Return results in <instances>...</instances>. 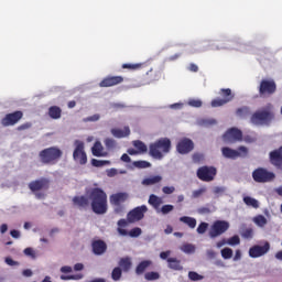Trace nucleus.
Wrapping results in <instances>:
<instances>
[{
  "mask_svg": "<svg viewBox=\"0 0 282 282\" xmlns=\"http://www.w3.org/2000/svg\"><path fill=\"white\" fill-rule=\"evenodd\" d=\"M89 200L93 213L95 215H105L108 210L107 205V193L100 187H94L87 196H75L73 197L74 206H77L79 210H87L89 208Z\"/></svg>",
  "mask_w": 282,
  "mask_h": 282,
  "instance_id": "obj_1",
  "label": "nucleus"
},
{
  "mask_svg": "<svg viewBox=\"0 0 282 282\" xmlns=\"http://www.w3.org/2000/svg\"><path fill=\"white\" fill-rule=\"evenodd\" d=\"M274 106L267 104L251 115L250 122L254 127H270L272 120H274Z\"/></svg>",
  "mask_w": 282,
  "mask_h": 282,
  "instance_id": "obj_2",
  "label": "nucleus"
},
{
  "mask_svg": "<svg viewBox=\"0 0 282 282\" xmlns=\"http://www.w3.org/2000/svg\"><path fill=\"white\" fill-rule=\"evenodd\" d=\"M171 153V139L161 138L149 145V155L154 160H163L164 155Z\"/></svg>",
  "mask_w": 282,
  "mask_h": 282,
  "instance_id": "obj_3",
  "label": "nucleus"
},
{
  "mask_svg": "<svg viewBox=\"0 0 282 282\" xmlns=\"http://www.w3.org/2000/svg\"><path fill=\"white\" fill-rule=\"evenodd\" d=\"M40 161L43 164H57L58 160L63 158V151L57 147L46 148L39 153Z\"/></svg>",
  "mask_w": 282,
  "mask_h": 282,
  "instance_id": "obj_4",
  "label": "nucleus"
},
{
  "mask_svg": "<svg viewBox=\"0 0 282 282\" xmlns=\"http://www.w3.org/2000/svg\"><path fill=\"white\" fill-rule=\"evenodd\" d=\"M51 181L47 177H41L29 183V189L34 193L36 199H45V193L40 191H50Z\"/></svg>",
  "mask_w": 282,
  "mask_h": 282,
  "instance_id": "obj_5",
  "label": "nucleus"
},
{
  "mask_svg": "<svg viewBox=\"0 0 282 282\" xmlns=\"http://www.w3.org/2000/svg\"><path fill=\"white\" fill-rule=\"evenodd\" d=\"M218 94L221 98H216L210 102L214 108L224 107V105H228V102L235 100V94L230 88H221Z\"/></svg>",
  "mask_w": 282,
  "mask_h": 282,
  "instance_id": "obj_6",
  "label": "nucleus"
},
{
  "mask_svg": "<svg viewBox=\"0 0 282 282\" xmlns=\"http://www.w3.org/2000/svg\"><path fill=\"white\" fill-rule=\"evenodd\" d=\"M258 91L260 98H270V96L276 94V83L273 79H262Z\"/></svg>",
  "mask_w": 282,
  "mask_h": 282,
  "instance_id": "obj_7",
  "label": "nucleus"
},
{
  "mask_svg": "<svg viewBox=\"0 0 282 282\" xmlns=\"http://www.w3.org/2000/svg\"><path fill=\"white\" fill-rule=\"evenodd\" d=\"M276 177L273 172L268 171L263 167H258L252 172V178L258 184H265L272 182Z\"/></svg>",
  "mask_w": 282,
  "mask_h": 282,
  "instance_id": "obj_8",
  "label": "nucleus"
},
{
  "mask_svg": "<svg viewBox=\"0 0 282 282\" xmlns=\"http://www.w3.org/2000/svg\"><path fill=\"white\" fill-rule=\"evenodd\" d=\"M230 228V223L226 220H216L212 225L209 229L210 239H217V237H221L228 229Z\"/></svg>",
  "mask_w": 282,
  "mask_h": 282,
  "instance_id": "obj_9",
  "label": "nucleus"
},
{
  "mask_svg": "<svg viewBox=\"0 0 282 282\" xmlns=\"http://www.w3.org/2000/svg\"><path fill=\"white\" fill-rule=\"evenodd\" d=\"M196 175L200 182H213L217 175V169L215 166L204 165L197 170Z\"/></svg>",
  "mask_w": 282,
  "mask_h": 282,
  "instance_id": "obj_10",
  "label": "nucleus"
},
{
  "mask_svg": "<svg viewBox=\"0 0 282 282\" xmlns=\"http://www.w3.org/2000/svg\"><path fill=\"white\" fill-rule=\"evenodd\" d=\"M221 153L227 160H237V158H246V155H248V148L241 145L238 150H234L228 147H224L221 149Z\"/></svg>",
  "mask_w": 282,
  "mask_h": 282,
  "instance_id": "obj_11",
  "label": "nucleus"
},
{
  "mask_svg": "<svg viewBox=\"0 0 282 282\" xmlns=\"http://www.w3.org/2000/svg\"><path fill=\"white\" fill-rule=\"evenodd\" d=\"M149 210L147 205H142L133 208L127 215L129 224H135V221H142L144 219V214Z\"/></svg>",
  "mask_w": 282,
  "mask_h": 282,
  "instance_id": "obj_12",
  "label": "nucleus"
},
{
  "mask_svg": "<svg viewBox=\"0 0 282 282\" xmlns=\"http://www.w3.org/2000/svg\"><path fill=\"white\" fill-rule=\"evenodd\" d=\"M73 158L78 164H87V153H85V143L83 141H75Z\"/></svg>",
  "mask_w": 282,
  "mask_h": 282,
  "instance_id": "obj_13",
  "label": "nucleus"
},
{
  "mask_svg": "<svg viewBox=\"0 0 282 282\" xmlns=\"http://www.w3.org/2000/svg\"><path fill=\"white\" fill-rule=\"evenodd\" d=\"M23 119V111L18 110L11 113H7L4 118L1 119L2 127H14L20 120Z\"/></svg>",
  "mask_w": 282,
  "mask_h": 282,
  "instance_id": "obj_14",
  "label": "nucleus"
},
{
  "mask_svg": "<svg viewBox=\"0 0 282 282\" xmlns=\"http://www.w3.org/2000/svg\"><path fill=\"white\" fill-rule=\"evenodd\" d=\"M224 142L234 143L243 140V132L237 128H231L223 135Z\"/></svg>",
  "mask_w": 282,
  "mask_h": 282,
  "instance_id": "obj_15",
  "label": "nucleus"
},
{
  "mask_svg": "<svg viewBox=\"0 0 282 282\" xmlns=\"http://www.w3.org/2000/svg\"><path fill=\"white\" fill-rule=\"evenodd\" d=\"M193 149H195V143L193 142V140H191L188 138L181 139L178 141V143L176 144V151L181 155H186V154L191 153V151H193Z\"/></svg>",
  "mask_w": 282,
  "mask_h": 282,
  "instance_id": "obj_16",
  "label": "nucleus"
},
{
  "mask_svg": "<svg viewBox=\"0 0 282 282\" xmlns=\"http://www.w3.org/2000/svg\"><path fill=\"white\" fill-rule=\"evenodd\" d=\"M268 252H270V242H264L263 246L254 245L249 249V257L259 259V257H263Z\"/></svg>",
  "mask_w": 282,
  "mask_h": 282,
  "instance_id": "obj_17",
  "label": "nucleus"
},
{
  "mask_svg": "<svg viewBox=\"0 0 282 282\" xmlns=\"http://www.w3.org/2000/svg\"><path fill=\"white\" fill-rule=\"evenodd\" d=\"M122 83H124V77L122 76H107L99 83V87H116V85Z\"/></svg>",
  "mask_w": 282,
  "mask_h": 282,
  "instance_id": "obj_18",
  "label": "nucleus"
},
{
  "mask_svg": "<svg viewBox=\"0 0 282 282\" xmlns=\"http://www.w3.org/2000/svg\"><path fill=\"white\" fill-rule=\"evenodd\" d=\"M270 163L273 166H276V169H281L282 166V147H280L278 150H273L269 154Z\"/></svg>",
  "mask_w": 282,
  "mask_h": 282,
  "instance_id": "obj_19",
  "label": "nucleus"
},
{
  "mask_svg": "<svg viewBox=\"0 0 282 282\" xmlns=\"http://www.w3.org/2000/svg\"><path fill=\"white\" fill-rule=\"evenodd\" d=\"M91 249L97 257H100L107 252V242L105 240H95L91 242Z\"/></svg>",
  "mask_w": 282,
  "mask_h": 282,
  "instance_id": "obj_20",
  "label": "nucleus"
},
{
  "mask_svg": "<svg viewBox=\"0 0 282 282\" xmlns=\"http://www.w3.org/2000/svg\"><path fill=\"white\" fill-rule=\"evenodd\" d=\"M129 199V194L127 193H116L110 195V204L111 206H121V204H124Z\"/></svg>",
  "mask_w": 282,
  "mask_h": 282,
  "instance_id": "obj_21",
  "label": "nucleus"
},
{
  "mask_svg": "<svg viewBox=\"0 0 282 282\" xmlns=\"http://www.w3.org/2000/svg\"><path fill=\"white\" fill-rule=\"evenodd\" d=\"M151 265H153V261L151 260L141 261L135 268V274L138 276H141V274H144V272H147V270H149Z\"/></svg>",
  "mask_w": 282,
  "mask_h": 282,
  "instance_id": "obj_22",
  "label": "nucleus"
},
{
  "mask_svg": "<svg viewBox=\"0 0 282 282\" xmlns=\"http://www.w3.org/2000/svg\"><path fill=\"white\" fill-rule=\"evenodd\" d=\"M148 204L150 206H152V208H154V210H160V206H162V204H164V202L162 200V197H160L155 194H151L149 196Z\"/></svg>",
  "mask_w": 282,
  "mask_h": 282,
  "instance_id": "obj_23",
  "label": "nucleus"
},
{
  "mask_svg": "<svg viewBox=\"0 0 282 282\" xmlns=\"http://www.w3.org/2000/svg\"><path fill=\"white\" fill-rule=\"evenodd\" d=\"M105 148H102V143L96 141L91 148V153L95 158H106L107 152H104Z\"/></svg>",
  "mask_w": 282,
  "mask_h": 282,
  "instance_id": "obj_24",
  "label": "nucleus"
},
{
  "mask_svg": "<svg viewBox=\"0 0 282 282\" xmlns=\"http://www.w3.org/2000/svg\"><path fill=\"white\" fill-rule=\"evenodd\" d=\"M111 133L115 138H127L131 135V130L129 129V127H124L123 130L113 128L111 129Z\"/></svg>",
  "mask_w": 282,
  "mask_h": 282,
  "instance_id": "obj_25",
  "label": "nucleus"
},
{
  "mask_svg": "<svg viewBox=\"0 0 282 282\" xmlns=\"http://www.w3.org/2000/svg\"><path fill=\"white\" fill-rule=\"evenodd\" d=\"M167 268H170V270H175V271L184 270V267H182V261L177 260V258H169Z\"/></svg>",
  "mask_w": 282,
  "mask_h": 282,
  "instance_id": "obj_26",
  "label": "nucleus"
},
{
  "mask_svg": "<svg viewBox=\"0 0 282 282\" xmlns=\"http://www.w3.org/2000/svg\"><path fill=\"white\" fill-rule=\"evenodd\" d=\"M48 116L52 120H58L63 116V109L58 106H51L48 108Z\"/></svg>",
  "mask_w": 282,
  "mask_h": 282,
  "instance_id": "obj_27",
  "label": "nucleus"
},
{
  "mask_svg": "<svg viewBox=\"0 0 282 282\" xmlns=\"http://www.w3.org/2000/svg\"><path fill=\"white\" fill-rule=\"evenodd\" d=\"M119 268H121V270L123 272H129V270H131V265H133V263L131 262V258L126 257V258H121L118 262Z\"/></svg>",
  "mask_w": 282,
  "mask_h": 282,
  "instance_id": "obj_28",
  "label": "nucleus"
},
{
  "mask_svg": "<svg viewBox=\"0 0 282 282\" xmlns=\"http://www.w3.org/2000/svg\"><path fill=\"white\" fill-rule=\"evenodd\" d=\"M162 182V176L155 175L144 178L141 184L142 186H153L154 184H160Z\"/></svg>",
  "mask_w": 282,
  "mask_h": 282,
  "instance_id": "obj_29",
  "label": "nucleus"
},
{
  "mask_svg": "<svg viewBox=\"0 0 282 282\" xmlns=\"http://www.w3.org/2000/svg\"><path fill=\"white\" fill-rule=\"evenodd\" d=\"M180 221H182V224H186V226H188V228H192V229L197 226V219L189 216H182L180 218Z\"/></svg>",
  "mask_w": 282,
  "mask_h": 282,
  "instance_id": "obj_30",
  "label": "nucleus"
},
{
  "mask_svg": "<svg viewBox=\"0 0 282 282\" xmlns=\"http://www.w3.org/2000/svg\"><path fill=\"white\" fill-rule=\"evenodd\" d=\"M253 224H256V226H259V228H264L265 226H268V218H265V216L263 215H257L256 217H253Z\"/></svg>",
  "mask_w": 282,
  "mask_h": 282,
  "instance_id": "obj_31",
  "label": "nucleus"
},
{
  "mask_svg": "<svg viewBox=\"0 0 282 282\" xmlns=\"http://www.w3.org/2000/svg\"><path fill=\"white\" fill-rule=\"evenodd\" d=\"M242 200L246 204V206H249L250 208H259V200H257L253 197L245 196Z\"/></svg>",
  "mask_w": 282,
  "mask_h": 282,
  "instance_id": "obj_32",
  "label": "nucleus"
},
{
  "mask_svg": "<svg viewBox=\"0 0 282 282\" xmlns=\"http://www.w3.org/2000/svg\"><path fill=\"white\" fill-rule=\"evenodd\" d=\"M132 144L139 153H147L149 151V148H147V144H144V142L140 140L133 141Z\"/></svg>",
  "mask_w": 282,
  "mask_h": 282,
  "instance_id": "obj_33",
  "label": "nucleus"
},
{
  "mask_svg": "<svg viewBox=\"0 0 282 282\" xmlns=\"http://www.w3.org/2000/svg\"><path fill=\"white\" fill-rule=\"evenodd\" d=\"M91 164H93L96 169H100V167H102V166H107V165L111 164V161L91 159Z\"/></svg>",
  "mask_w": 282,
  "mask_h": 282,
  "instance_id": "obj_34",
  "label": "nucleus"
},
{
  "mask_svg": "<svg viewBox=\"0 0 282 282\" xmlns=\"http://www.w3.org/2000/svg\"><path fill=\"white\" fill-rule=\"evenodd\" d=\"M112 281H120L122 279V269L120 267H116L111 272Z\"/></svg>",
  "mask_w": 282,
  "mask_h": 282,
  "instance_id": "obj_35",
  "label": "nucleus"
},
{
  "mask_svg": "<svg viewBox=\"0 0 282 282\" xmlns=\"http://www.w3.org/2000/svg\"><path fill=\"white\" fill-rule=\"evenodd\" d=\"M144 279L145 281H158V279H160V273L155 271L147 272Z\"/></svg>",
  "mask_w": 282,
  "mask_h": 282,
  "instance_id": "obj_36",
  "label": "nucleus"
},
{
  "mask_svg": "<svg viewBox=\"0 0 282 282\" xmlns=\"http://www.w3.org/2000/svg\"><path fill=\"white\" fill-rule=\"evenodd\" d=\"M132 164L135 169H151V163L148 161H134Z\"/></svg>",
  "mask_w": 282,
  "mask_h": 282,
  "instance_id": "obj_37",
  "label": "nucleus"
},
{
  "mask_svg": "<svg viewBox=\"0 0 282 282\" xmlns=\"http://www.w3.org/2000/svg\"><path fill=\"white\" fill-rule=\"evenodd\" d=\"M220 254H221L223 259L228 260V259H232L234 252H232V249L226 247L220 250Z\"/></svg>",
  "mask_w": 282,
  "mask_h": 282,
  "instance_id": "obj_38",
  "label": "nucleus"
},
{
  "mask_svg": "<svg viewBox=\"0 0 282 282\" xmlns=\"http://www.w3.org/2000/svg\"><path fill=\"white\" fill-rule=\"evenodd\" d=\"M142 67V64H122V69H129L130 72H135L137 69H140Z\"/></svg>",
  "mask_w": 282,
  "mask_h": 282,
  "instance_id": "obj_39",
  "label": "nucleus"
},
{
  "mask_svg": "<svg viewBox=\"0 0 282 282\" xmlns=\"http://www.w3.org/2000/svg\"><path fill=\"white\" fill-rule=\"evenodd\" d=\"M188 279L191 281H202L204 279V275H200L199 273H197L195 271H189Z\"/></svg>",
  "mask_w": 282,
  "mask_h": 282,
  "instance_id": "obj_40",
  "label": "nucleus"
},
{
  "mask_svg": "<svg viewBox=\"0 0 282 282\" xmlns=\"http://www.w3.org/2000/svg\"><path fill=\"white\" fill-rule=\"evenodd\" d=\"M253 235L254 230H252V228H246L241 232V237H243V239H252Z\"/></svg>",
  "mask_w": 282,
  "mask_h": 282,
  "instance_id": "obj_41",
  "label": "nucleus"
},
{
  "mask_svg": "<svg viewBox=\"0 0 282 282\" xmlns=\"http://www.w3.org/2000/svg\"><path fill=\"white\" fill-rule=\"evenodd\" d=\"M174 209L175 206L173 205H163L160 209V213H162V215H169V213H173Z\"/></svg>",
  "mask_w": 282,
  "mask_h": 282,
  "instance_id": "obj_42",
  "label": "nucleus"
},
{
  "mask_svg": "<svg viewBox=\"0 0 282 282\" xmlns=\"http://www.w3.org/2000/svg\"><path fill=\"white\" fill-rule=\"evenodd\" d=\"M227 243H228V246H239V243H241V239L239 238V236L236 235V236L229 238L227 240Z\"/></svg>",
  "mask_w": 282,
  "mask_h": 282,
  "instance_id": "obj_43",
  "label": "nucleus"
},
{
  "mask_svg": "<svg viewBox=\"0 0 282 282\" xmlns=\"http://www.w3.org/2000/svg\"><path fill=\"white\" fill-rule=\"evenodd\" d=\"M208 230V223H200L196 229L198 235H204Z\"/></svg>",
  "mask_w": 282,
  "mask_h": 282,
  "instance_id": "obj_44",
  "label": "nucleus"
},
{
  "mask_svg": "<svg viewBox=\"0 0 282 282\" xmlns=\"http://www.w3.org/2000/svg\"><path fill=\"white\" fill-rule=\"evenodd\" d=\"M183 252H186V254H193L195 252V247L192 243H186L182 247Z\"/></svg>",
  "mask_w": 282,
  "mask_h": 282,
  "instance_id": "obj_45",
  "label": "nucleus"
},
{
  "mask_svg": "<svg viewBox=\"0 0 282 282\" xmlns=\"http://www.w3.org/2000/svg\"><path fill=\"white\" fill-rule=\"evenodd\" d=\"M206 193V187H200L199 189H195L193 193H192V197L194 199H197L199 197H202V195Z\"/></svg>",
  "mask_w": 282,
  "mask_h": 282,
  "instance_id": "obj_46",
  "label": "nucleus"
},
{
  "mask_svg": "<svg viewBox=\"0 0 282 282\" xmlns=\"http://www.w3.org/2000/svg\"><path fill=\"white\" fill-rule=\"evenodd\" d=\"M187 104L189 107H195L196 109H199V107L203 105L200 99H189Z\"/></svg>",
  "mask_w": 282,
  "mask_h": 282,
  "instance_id": "obj_47",
  "label": "nucleus"
},
{
  "mask_svg": "<svg viewBox=\"0 0 282 282\" xmlns=\"http://www.w3.org/2000/svg\"><path fill=\"white\" fill-rule=\"evenodd\" d=\"M100 120V115L96 113L90 117H86L83 119V122H98Z\"/></svg>",
  "mask_w": 282,
  "mask_h": 282,
  "instance_id": "obj_48",
  "label": "nucleus"
},
{
  "mask_svg": "<svg viewBox=\"0 0 282 282\" xmlns=\"http://www.w3.org/2000/svg\"><path fill=\"white\" fill-rule=\"evenodd\" d=\"M140 235H142V229L139 228V227H135V228H132L130 231H129V236L130 237H140Z\"/></svg>",
  "mask_w": 282,
  "mask_h": 282,
  "instance_id": "obj_49",
  "label": "nucleus"
},
{
  "mask_svg": "<svg viewBox=\"0 0 282 282\" xmlns=\"http://www.w3.org/2000/svg\"><path fill=\"white\" fill-rule=\"evenodd\" d=\"M192 160L194 164H199V162H204V155L202 153H194Z\"/></svg>",
  "mask_w": 282,
  "mask_h": 282,
  "instance_id": "obj_50",
  "label": "nucleus"
},
{
  "mask_svg": "<svg viewBox=\"0 0 282 282\" xmlns=\"http://www.w3.org/2000/svg\"><path fill=\"white\" fill-rule=\"evenodd\" d=\"M162 193H164V195H173V193H175V186H164Z\"/></svg>",
  "mask_w": 282,
  "mask_h": 282,
  "instance_id": "obj_51",
  "label": "nucleus"
},
{
  "mask_svg": "<svg viewBox=\"0 0 282 282\" xmlns=\"http://www.w3.org/2000/svg\"><path fill=\"white\" fill-rule=\"evenodd\" d=\"M62 281H72L83 279V275H61Z\"/></svg>",
  "mask_w": 282,
  "mask_h": 282,
  "instance_id": "obj_52",
  "label": "nucleus"
},
{
  "mask_svg": "<svg viewBox=\"0 0 282 282\" xmlns=\"http://www.w3.org/2000/svg\"><path fill=\"white\" fill-rule=\"evenodd\" d=\"M105 144H106L107 149H115L116 140L108 138L105 140Z\"/></svg>",
  "mask_w": 282,
  "mask_h": 282,
  "instance_id": "obj_53",
  "label": "nucleus"
},
{
  "mask_svg": "<svg viewBox=\"0 0 282 282\" xmlns=\"http://www.w3.org/2000/svg\"><path fill=\"white\" fill-rule=\"evenodd\" d=\"M32 129V122H25L18 127V131H25Z\"/></svg>",
  "mask_w": 282,
  "mask_h": 282,
  "instance_id": "obj_54",
  "label": "nucleus"
},
{
  "mask_svg": "<svg viewBox=\"0 0 282 282\" xmlns=\"http://www.w3.org/2000/svg\"><path fill=\"white\" fill-rule=\"evenodd\" d=\"M24 254L26 256V257H32V259H34L35 257H36V254L34 253V249H32V248H26V249H24Z\"/></svg>",
  "mask_w": 282,
  "mask_h": 282,
  "instance_id": "obj_55",
  "label": "nucleus"
},
{
  "mask_svg": "<svg viewBox=\"0 0 282 282\" xmlns=\"http://www.w3.org/2000/svg\"><path fill=\"white\" fill-rule=\"evenodd\" d=\"M6 263L7 265H19V262L18 261H14L12 258H6Z\"/></svg>",
  "mask_w": 282,
  "mask_h": 282,
  "instance_id": "obj_56",
  "label": "nucleus"
},
{
  "mask_svg": "<svg viewBox=\"0 0 282 282\" xmlns=\"http://www.w3.org/2000/svg\"><path fill=\"white\" fill-rule=\"evenodd\" d=\"M10 235L13 237V239H19V237H21V232L17 229L11 230Z\"/></svg>",
  "mask_w": 282,
  "mask_h": 282,
  "instance_id": "obj_57",
  "label": "nucleus"
},
{
  "mask_svg": "<svg viewBox=\"0 0 282 282\" xmlns=\"http://www.w3.org/2000/svg\"><path fill=\"white\" fill-rule=\"evenodd\" d=\"M160 257H161V259H163V260H169V257H171V251H162L161 253H160Z\"/></svg>",
  "mask_w": 282,
  "mask_h": 282,
  "instance_id": "obj_58",
  "label": "nucleus"
},
{
  "mask_svg": "<svg viewBox=\"0 0 282 282\" xmlns=\"http://www.w3.org/2000/svg\"><path fill=\"white\" fill-rule=\"evenodd\" d=\"M61 272H63L64 274H69V272H72V267L64 265L61 268Z\"/></svg>",
  "mask_w": 282,
  "mask_h": 282,
  "instance_id": "obj_59",
  "label": "nucleus"
},
{
  "mask_svg": "<svg viewBox=\"0 0 282 282\" xmlns=\"http://www.w3.org/2000/svg\"><path fill=\"white\" fill-rule=\"evenodd\" d=\"M189 72H194V73H197L199 72V67L196 65V64H189V67H188Z\"/></svg>",
  "mask_w": 282,
  "mask_h": 282,
  "instance_id": "obj_60",
  "label": "nucleus"
},
{
  "mask_svg": "<svg viewBox=\"0 0 282 282\" xmlns=\"http://www.w3.org/2000/svg\"><path fill=\"white\" fill-rule=\"evenodd\" d=\"M121 162H131V156H129V154L124 153L121 155Z\"/></svg>",
  "mask_w": 282,
  "mask_h": 282,
  "instance_id": "obj_61",
  "label": "nucleus"
},
{
  "mask_svg": "<svg viewBox=\"0 0 282 282\" xmlns=\"http://www.w3.org/2000/svg\"><path fill=\"white\" fill-rule=\"evenodd\" d=\"M85 265L83 263H76L74 265L75 272H80V270H84Z\"/></svg>",
  "mask_w": 282,
  "mask_h": 282,
  "instance_id": "obj_62",
  "label": "nucleus"
},
{
  "mask_svg": "<svg viewBox=\"0 0 282 282\" xmlns=\"http://www.w3.org/2000/svg\"><path fill=\"white\" fill-rule=\"evenodd\" d=\"M241 260V250H236V253L234 256V261H239Z\"/></svg>",
  "mask_w": 282,
  "mask_h": 282,
  "instance_id": "obj_63",
  "label": "nucleus"
},
{
  "mask_svg": "<svg viewBox=\"0 0 282 282\" xmlns=\"http://www.w3.org/2000/svg\"><path fill=\"white\" fill-rule=\"evenodd\" d=\"M226 243H228V240L223 239L216 243V248H224V246H226Z\"/></svg>",
  "mask_w": 282,
  "mask_h": 282,
  "instance_id": "obj_64",
  "label": "nucleus"
}]
</instances>
